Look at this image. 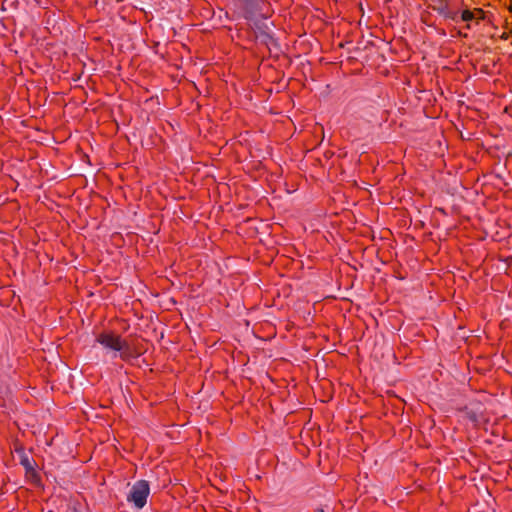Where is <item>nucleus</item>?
I'll list each match as a JSON object with an SVG mask.
<instances>
[{"mask_svg": "<svg viewBox=\"0 0 512 512\" xmlns=\"http://www.w3.org/2000/svg\"><path fill=\"white\" fill-rule=\"evenodd\" d=\"M96 341L106 349L119 352V357L125 362L136 358L130 344L120 335L115 334L112 331L99 333L96 336Z\"/></svg>", "mask_w": 512, "mask_h": 512, "instance_id": "obj_1", "label": "nucleus"}, {"mask_svg": "<svg viewBox=\"0 0 512 512\" xmlns=\"http://www.w3.org/2000/svg\"><path fill=\"white\" fill-rule=\"evenodd\" d=\"M149 494V482L146 480H138L131 487L129 494L127 495V501L133 503L136 508L142 509L147 503Z\"/></svg>", "mask_w": 512, "mask_h": 512, "instance_id": "obj_2", "label": "nucleus"}, {"mask_svg": "<svg viewBox=\"0 0 512 512\" xmlns=\"http://www.w3.org/2000/svg\"><path fill=\"white\" fill-rule=\"evenodd\" d=\"M483 411V405L478 401H472L461 409L463 417L467 418L474 425H478L483 420Z\"/></svg>", "mask_w": 512, "mask_h": 512, "instance_id": "obj_3", "label": "nucleus"}, {"mask_svg": "<svg viewBox=\"0 0 512 512\" xmlns=\"http://www.w3.org/2000/svg\"><path fill=\"white\" fill-rule=\"evenodd\" d=\"M244 11V18L247 20H251L257 11L260 10L261 4L263 2L261 0H238Z\"/></svg>", "mask_w": 512, "mask_h": 512, "instance_id": "obj_4", "label": "nucleus"}, {"mask_svg": "<svg viewBox=\"0 0 512 512\" xmlns=\"http://www.w3.org/2000/svg\"><path fill=\"white\" fill-rule=\"evenodd\" d=\"M476 13L482 14L483 10L482 9H475V11L464 10L461 13V20L465 21V22L472 21L473 19H475Z\"/></svg>", "mask_w": 512, "mask_h": 512, "instance_id": "obj_5", "label": "nucleus"}, {"mask_svg": "<svg viewBox=\"0 0 512 512\" xmlns=\"http://www.w3.org/2000/svg\"><path fill=\"white\" fill-rule=\"evenodd\" d=\"M21 464L25 467L27 474L31 473L33 476L36 475V472L32 466V463L27 457L21 459Z\"/></svg>", "mask_w": 512, "mask_h": 512, "instance_id": "obj_6", "label": "nucleus"}, {"mask_svg": "<svg viewBox=\"0 0 512 512\" xmlns=\"http://www.w3.org/2000/svg\"><path fill=\"white\" fill-rule=\"evenodd\" d=\"M69 512H83V510L80 505L75 504L69 509Z\"/></svg>", "mask_w": 512, "mask_h": 512, "instance_id": "obj_7", "label": "nucleus"}, {"mask_svg": "<svg viewBox=\"0 0 512 512\" xmlns=\"http://www.w3.org/2000/svg\"><path fill=\"white\" fill-rule=\"evenodd\" d=\"M501 39L503 40H507L509 38V33L507 32H504L501 36H500Z\"/></svg>", "mask_w": 512, "mask_h": 512, "instance_id": "obj_8", "label": "nucleus"}, {"mask_svg": "<svg viewBox=\"0 0 512 512\" xmlns=\"http://www.w3.org/2000/svg\"><path fill=\"white\" fill-rule=\"evenodd\" d=\"M315 512H325L322 508H318L315 510Z\"/></svg>", "mask_w": 512, "mask_h": 512, "instance_id": "obj_9", "label": "nucleus"}, {"mask_svg": "<svg viewBox=\"0 0 512 512\" xmlns=\"http://www.w3.org/2000/svg\"><path fill=\"white\" fill-rule=\"evenodd\" d=\"M510 11L512 12V5L510 6Z\"/></svg>", "mask_w": 512, "mask_h": 512, "instance_id": "obj_10", "label": "nucleus"}]
</instances>
